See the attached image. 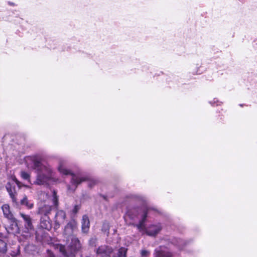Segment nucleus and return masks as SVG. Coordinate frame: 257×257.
Segmentation results:
<instances>
[{"label":"nucleus","mask_w":257,"mask_h":257,"mask_svg":"<svg viewBox=\"0 0 257 257\" xmlns=\"http://www.w3.org/2000/svg\"><path fill=\"white\" fill-rule=\"evenodd\" d=\"M25 162L29 168L33 169L37 174L34 184L39 185H48L50 182H55L54 172L51 167L43 163L37 157L28 156Z\"/></svg>","instance_id":"obj_1"},{"label":"nucleus","mask_w":257,"mask_h":257,"mask_svg":"<svg viewBox=\"0 0 257 257\" xmlns=\"http://www.w3.org/2000/svg\"><path fill=\"white\" fill-rule=\"evenodd\" d=\"M150 210V209L144 206L129 210L127 212V214L132 219H135L136 217L140 219L139 223L134 224V226L136 227L140 232L143 234L146 233L150 236H155L162 229V226L160 223H158L156 225H151L147 228L146 227V219Z\"/></svg>","instance_id":"obj_2"},{"label":"nucleus","mask_w":257,"mask_h":257,"mask_svg":"<svg viewBox=\"0 0 257 257\" xmlns=\"http://www.w3.org/2000/svg\"><path fill=\"white\" fill-rule=\"evenodd\" d=\"M58 170L63 175H70L71 176L70 183L67 186L68 191L70 192H74L79 184L88 179L86 177L76 175L72 172L71 170L67 169L66 162L64 161L59 162Z\"/></svg>","instance_id":"obj_3"},{"label":"nucleus","mask_w":257,"mask_h":257,"mask_svg":"<svg viewBox=\"0 0 257 257\" xmlns=\"http://www.w3.org/2000/svg\"><path fill=\"white\" fill-rule=\"evenodd\" d=\"M81 243L79 239L76 237H72L70 245L68 246L67 249H65L64 246H60V251L63 254L66 256L72 257L75 256L81 248Z\"/></svg>","instance_id":"obj_4"},{"label":"nucleus","mask_w":257,"mask_h":257,"mask_svg":"<svg viewBox=\"0 0 257 257\" xmlns=\"http://www.w3.org/2000/svg\"><path fill=\"white\" fill-rule=\"evenodd\" d=\"M113 251V248L112 246L105 244L99 246L95 250L97 257H116L115 255H113L112 256L110 255Z\"/></svg>","instance_id":"obj_5"},{"label":"nucleus","mask_w":257,"mask_h":257,"mask_svg":"<svg viewBox=\"0 0 257 257\" xmlns=\"http://www.w3.org/2000/svg\"><path fill=\"white\" fill-rule=\"evenodd\" d=\"M78 229L77 222L75 219H71L65 226L63 234L66 237L73 235Z\"/></svg>","instance_id":"obj_6"},{"label":"nucleus","mask_w":257,"mask_h":257,"mask_svg":"<svg viewBox=\"0 0 257 257\" xmlns=\"http://www.w3.org/2000/svg\"><path fill=\"white\" fill-rule=\"evenodd\" d=\"M66 217V213L62 210H59L56 213L54 217L55 228H58L63 223Z\"/></svg>","instance_id":"obj_7"},{"label":"nucleus","mask_w":257,"mask_h":257,"mask_svg":"<svg viewBox=\"0 0 257 257\" xmlns=\"http://www.w3.org/2000/svg\"><path fill=\"white\" fill-rule=\"evenodd\" d=\"M20 215L22 218L24 224V227L26 232H30L34 229V226L32 222V219L28 214L20 212Z\"/></svg>","instance_id":"obj_8"},{"label":"nucleus","mask_w":257,"mask_h":257,"mask_svg":"<svg viewBox=\"0 0 257 257\" xmlns=\"http://www.w3.org/2000/svg\"><path fill=\"white\" fill-rule=\"evenodd\" d=\"M154 257H172V253L166 247H160L155 249Z\"/></svg>","instance_id":"obj_9"},{"label":"nucleus","mask_w":257,"mask_h":257,"mask_svg":"<svg viewBox=\"0 0 257 257\" xmlns=\"http://www.w3.org/2000/svg\"><path fill=\"white\" fill-rule=\"evenodd\" d=\"M52 209V206L43 204L38 207L37 214L41 216H49Z\"/></svg>","instance_id":"obj_10"},{"label":"nucleus","mask_w":257,"mask_h":257,"mask_svg":"<svg viewBox=\"0 0 257 257\" xmlns=\"http://www.w3.org/2000/svg\"><path fill=\"white\" fill-rule=\"evenodd\" d=\"M40 227L42 228L50 230L52 227V224L49 216H41L40 223Z\"/></svg>","instance_id":"obj_11"},{"label":"nucleus","mask_w":257,"mask_h":257,"mask_svg":"<svg viewBox=\"0 0 257 257\" xmlns=\"http://www.w3.org/2000/svg\"><path fill=\"white\" fill-rule=\"evenodd\" d=\"M90 227V221L88 217L86 215L82 216L81 221V230L83 233H87L89 231Z\"/></svg>","instance_id":"obj_12"},{"label":"nucleus","mask_w":257,"mask_h":257,"mask_svg":"<svg viewBox=\"0 0 257 257\" xmlns=\"http://www.w3.org/2000/svg\"><path fill=\"white\" fill-rule=\"evenodd\" d=\"M6 188L13 201L17 203V192L16 191L15 186H13L11 183H8L6 185Z\"/></svg>","instance_id":"obj_13"},{"label":"nucleus","mask_w":257,"mask_h":257,"mask_svg":"<svg viewBox=\"0 0 257 257\" xmlns=\"http://www.w3.org/2000/svg\"><path fill=\"white\" fill-rule=\"evenodd\" d=\"M20 203L21 205L25 206L28 209H31L34 207V202L29 200L26 195L21 199Z\"/></svg>","instance_id":"obj_14"},{"label":"nucleus","mask_w":257,"mask_h":257,"mask_svg":"<svg viewBox=\"0 0 257 257\" xmlns=\"http://www.w3.org/2000/svg\"><path fill=\"white\" fill-rule=\"evenodd\" d=\"M48 199L52 202L53 206L55 208H57L59 206V198L57 194V191L56 190H53L51 191V193L49 196Z\"/></svg>","instance_id":"obj_15"},{"label":"nucleus","mask_w":257,"mask_h":257,"mask_svg":"<svg viewBox=\"0 0 257 257\" xmlns=\"http://www.w3.org/2000/svg\"><path fill=\"white\" fill-rule=\"evenodd\" d=\"M2 209L3 210L4 215L6 218L9 219H12L13 218V214L10 211V206L9 205H3L2 207Z\"/></svg>","instance_id":"obj_16"},{"label":"nucleus","mask_w":257,"mask_h":257,"mask_svg":"<svg viewBox=\"0 0 257 257\" xmlns=\"http://www.w3.org/2000/svg\"><path fill=\"white\" fill-rule=\"evenodd\" d=\"M6 229L9 233L16 234L19 233V227L16 222H13L8 227H6Z\"/></svg>","instance_id":"obj_17"},{"label":"nucleus","mask_w":257,"mask_h":257,"mask_svg":"<svg viewBox=\"0 0 257 257\" xmlns=\"http://www.w3.org/2000/svg\"><path fill=\"white\" fill-rule=\"evenodd\" d=\"M127 251V248L125 247H121L118 249L117 253L113 255H115L116 257H126Z\"/></svg>","instance_id":"obj_18"},{"label":"nucleus","mask_w":257,"mask_h":257,"mask_svg":"<svg viewBox=\"0 0 257 257\" xmlns=\"http://www.w3.org/2000/svg\"><path fill=\"white\" fill-rule=\"evenodd\" d=\"M7 250V243L3 240L0 239V252L5 253Z\"/></svg>","instance_id":"obj_19"},{"label":"nucleus","mask_w":257,"mask_h":257,"mask_svg":"<svg viewBox=\"0 0 257 257\" xmlns=\"http://www.w3.org/2000/svg\"><path fill=\"white\" fill-rule=\"evenodd\" d=\"M102 231L108 235L109 230V225L108 222H105L103 223L102 226Z\"/></svg>","instance_id":"obj_20"},{"label":"nucleus","mask_w":257,"mask_h":257,"mask_svg":"<svg viewBox=\"0 0 257 257\" xmlns=\"http://www.w3.org/2000/svg\"><path fill=\"white\" fill-rule=\"evenodd\" d=\"M21 176L23 179L28 181V182L29 183H31L30 182V175L28 172H26L25 171H21Z\"/></svg>","instance_id":"obj_21"},{"label":"nucleus","mask_w":257,"mask_h":257,"mask_svg":"<svg viewBox=\"0 0 257 257\" xmlns=\"http://www.w3.org/2000/svg\"><path fill=\"white\" fill-rule=\"evenodd\" d=\"M173 243L175 245L177 246L179 249H182L183 245L185 244V242L182 239H179L176 240Z\"/></svg>","instance_id":"obj_22"},{"label":"nucleus","mask_w":257,"mask_h":257,"mask_svg":"<svg viewBox=\"0 0 257 257\" xmlns=\"http://www.w3.org/2000/svg\"><path fill=\"white\" fill-rule=\"evenodd\" d=\"M142 257H147L150 254V251L147 250H142L141 252Z\"/></svg>","instance_id":"obj_23"},{"label":"nucleus","mask_w":257,"mask_h":257,"mask_svg":"<svg viewBox=\"0 0 257 257\" xmlns=\"http://www.w3.org/2000/svg\"><path fill=\"white\" fill-rule=\"evenodd\" d=\"M80 206L78 205H76L74 206V208L72 209V213L74 214H76L77 213L78 210L80 209Z\"/></svg>","instance_id":"obj_24"},{"label":"nucleus","mask_w":257,"mask_h":257,"mask_svg":"<svg viewBox=\"0 0 257 257\" xmlns=\"http://www.w3.org/2000/svg\"><path fill=\"white\" fill-rule=\"evenodd\" d=\"M13 180L19 188L21 187V183L15 177L13 178Z\"/></svg>","instance_id":"obj_25"},{"label":"nucleus","mask_w":257,"mask_h":257,"mask_svg":"<svg viewBox=\"0 0 257 257\" xmlns=\"http://www.w3.org/2000/svg\"><path fill=\"white\" fill-rule=\"evenodd\" d=\"M47 257H55L54 254L50 250H47Z\"/></svg>","instance_id":"obj_26"},{"label":"nucleus","mask_w":257,"mask_h":257,"mask_svg":"<svg viewBox=\"0 0 257 257\" xmlns=\"http://www.w3.org/2000/svg\"><path fill=\"white\" fill-rule=\"evenodd\" d=\"M90 244H93V243H95V241H96V239L95 238H91L90 240Z\"/></svg>","instance_id":"obj_27"},{"label":"nucleus","mask_w":257,"mask_h":257,"mask_svg":"<svg viewBox=\"0 0 257 257\" xmlns=\"http://www.w3.org/2000/svg\"><path fill=\"white\" fill-rule=\"evenodd\" d=\"M94 184V181H90L88 183V186L90 187H91Z\"/></svg>","instance_id":"obj_28"}]
</instances>
